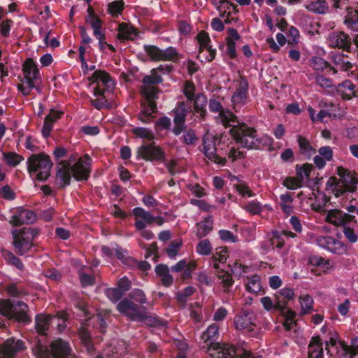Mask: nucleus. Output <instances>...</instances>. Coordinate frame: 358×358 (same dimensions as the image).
<instances>
[{"label": "nucleus", "instance_id": "obj_1", "mask_svg": "<svg viewBox=\"0 0 358 358\" xmlns=\"http://www.w3.org/2000/svg\"><path fill=\"white\" fill-rule=\"evenodd\" d=\"M90 164L91 159L88 155L80 158L73 166L69 162H61L57 166V182L61 187L68 185L71 176L78 180H87L90 174Z\"/></svg>", "mask_w": 358, "mask_h": 358}, {"label": "nucleus", "instance_id": "obj_2", "mask_svg": "<svg viewBox=\"0 0 358 358\" xmlns=\"http://www.w3.org/2000/svg\"><path fill=\"white\" fill-rule=\"evenodd\" d=\"M234 139L242 147L249 149H258L261 145H271L273 139L268 135L257 137L255 129L245 124H238L230 130Z\"/></svg>", "mask_w": 358, "mask_h": 358}, {"label": "nucleus", "instance_id": "obj_3", "mask_svg": "<svg viewBox=\"0 0 358 358\" xmlns=\"http://www.w3.org/2000/svg\"><path fill=\"white\" fill-rule=\"evenodd\" d=\"M336 172L340 178L331 177L327 183L334 194L338 197L345 192L355 191L358 179L342 166H338Z\"/></svg>", "mask_w": 358, "mask_h": 358}, {"label": "nucleus", "instance_id": "obj_4", "mask_svg": "<svg viewBox=\"0 0 358 358\" xmlns=\"http://www.w3.org/2000/svg\"><path fill=\"white\" fill-rule=\"evenodd\" d=\"M33 351L37 358H76L71 353L69 343L60 338L51 342L50 348L48 346L38 343Z\"/></svg>", "mask_w": 358, "mask_h": 358}, {"label": "nucleus", "instance_id": "obj_5", "mask_svg": "<svg viewBox=\"0 0 358 358\" xmlns=\"http://www.w3.org/2000/svg\"><path fill=\"white\" fill-rule=\"evenodd\" d=\"M23 75L22 83L17 85V88L23 95L27 96L34 88L37 87L41 80L38 67L32 59H27L24 62Z\"/></svg>", "mask_w": 358, "mask_h": 358}, {"label": "nucleus", "instance_id": "obj_6", "mask_svg": "<svg viewBox=\"0 0 358 358\" xmlns=\"http://www.w3.org/2000/svg\"><path fill=\"white\" fill-rule=\"evenodd\" d=\"M28 170L32 177L38 180H45L50 175L52 163L48 155H32L28 159Z\"/></svg>", "mask_w": 358, "mask_h": 358}, {"label": "nucleus", "instance_id": "obj_7", "mask_svg": "<svg viewBox=\"0 0 358 358\" xmlns=\"http://www.w3.org/2000/svg\"><path fill=\"white\" fill-rule=\"evenodd\" d=\"M27 311L28 306L21 301L13 305L9 299L0 300V315L8 319H14L20 322H29Z\"/></svg>", "mask_w": 358, "mask_h": 358}, {"label": "nucleus", "instance_id": "obj_8", "mask_svg": "<svg viewBox=\"0 0 358 358\" xmlns=\"http://www.w3.org/2000/svg\"><path fill=\"white\" fill-rule=\"evenodd\" d=\"M37 235V231L30 227H24L22 229H15L12 231L13 245L17 252L23 255L33 246V240Z\"/></svg>", "mask_w": 358, "mask_h": 358}, {"label": "nucleus", "instance_id": "obj_9", "mask_svg": "<svg viewBox=\"0 0 358 358\" xmlns=\"http://www.w3.org/2000/svg\"><path fill=\"white\" fill-rule=\"evenodd\" d=\"M310 240L317 246L336 255H344L347 252V246L341 241L329 236L310 234Z\"/></svg>", "mask_w": 358, "mask_h": 358}, {"label": "nucleus", "instance_id": "obj_10", "mask_svg": "<svg viewBox=\"0 0 358 358\" xmlns=\"http://www.w3.org/2000/svg\"><path fill=\"white\" fill-rule=\"evenodd\" d=\"M162 81V79L156 70H152L150 75L143 78L141 93L146 99L148 103H155L154 100L158 98L159 90L155 85Z\"/></svg>", "mask_w": 358, "mask_h": 358}, {"label": "nucleus", "instance_id": "obj_11", "mask_svg": "<svg viewBox=\"0 0 358 358\" xmlns=\"http://www.w3.org/2000/svg\"><path fill=\"white\" fill-rule=\"evenodd\" d=\"M91 79L93 83H96V87L94 90V95L110 93L114 88L113 80L104 71H95Z\"/></svg>", "mask_w": 358, "mask_h": 358}, {"label": "nucleus", "instance_id": "obj_12", "mask_svg": "<svg viewBox=\"0 0 358 358\" xmlns=\"http://www.w3.org/2000/svg\"><path fill=\"white\" fill-rule=\"evenodd\" d=\"M137 158L145 161H159L164 162L165 154L164 151L155 143L143 145L140 146L136 152Z\"/></svg>", "mask_w": 358, "mask_h": 358}, {"label": "nucleus", "instance_id": "obj_13", "mask_svg": "<svg viewBox=\"0 0 358 358\" xmlns=\"http://www.w3.org/2000/svg\"><path fill=\"white\" fill-rule=\"evenodd\" d=\"M220 141L215 136H205L203 138V153L209 160L220 165H224L226 162L224 157L217 154L216 143Z\"/></svg>", "mask_w": 358, "mask_h": 358}, {"label": "nucleus", "instance_id": "obj_14", "mask_svg": "<svg viewBox=\"0 0 358 358\" xmlns=\"http://www.w3.org/2000/svg\"><path fill=\"white\" fill-rule=\"evenodd\" d=\"M209 108L212 112L219 113L220 121L225 127H232V128H234V126H237L235 124V123L238 122L235 115L229 110H223L219 101L215 99H210L209 101Z\"/></svg>", "mask_w": 358, "mask_h": 358}, {"label": "nucleus", "instance_id": "obj_15", "mask_svg": "<svg viewBox=\"0 0 358 358\" xmlns=\"http://www.w3.org/2000/svg\"><path fill=\"white\" fill-rule=\"evenodd\" d=\"M329 45L331 48H338L349 51L351 47V38L343 31L330 33L327 38Z\"/></svg>", "mask_w": 358, "mask_h": 358}, {"label": "nucleus", "instance_id": "obj_16", "mask_svg": "<svg viewBox=\"0 0 358 358\" xmlns=\"http://www.w3.org/2000/svg\"><path fill=\"white\" fill-rule=\"evenodd\" d=\"M256 317L252 311L243 309L241 312L234 317V326L236 329H252L255 326Z\"/></svg>", "mask_w": 358, "mask_h": 358}, {"label": "nucleus", "instance_id": "obj_17", "mask_svg": "<svg viewBox=\"0 0 358 358\" xmlns=\"http://www.w3.org/2000/svg\"><path fill=\"white\" fill-rule=\"evenodd\" d=\"M117 309L133 321L141 318V311L138 306L128 299H124L117 305Z\"/></svg>", "mask_w": 358, "mask_h": 358}, {"label": "nucleus", "instance_id": "obj_18", "mask_svg": "<svg viewBox=\"0 0 358 358\" xmlns=\"http://www.w3.org/2000/svg\"><path fill=\"white\" fill-rule=\"evenodd\" d=\"M219 336V327L215 324H210L203 333L201 339L203 343V348L210 350L214 348L220 343H217Z\"/></svg>", "mask_w": 358, "mask_h": 358}, {"label": "nucleus", "instance_id": "obj_19", "mask_svg": "<svg viewBox=\"0 0 358 358\" xmlns=\"http://www.w3.org/2000/svg\"><path fill=\"white\" fill-rule=\"evenodd\" d=\"M133 214L135 216L134 225L138 231H142L145 229L147 225L153 224L154 216L142 208L137 207L134 208Z\"/></svg>", "mask_w": 358, "mask_h": 358}, {"label": "nucleus", "instance_id": "obj_20", "mask_svg": "<svg viewBox=\"0 0 358 358\" xmlns=\"http://www.w3.org/2000/svg\"><path fill=\"white\" fill-rule=\"evenodd\" d=\"M23 348L22 341L8 339L0 347V358H13L15 355Z\"/></svg>", "mask_w": 358, "mask_h": 358}, {"label": "nucleus", "instance_id": "obj_21", "mask_svg": "<svg viewBox=\"0 0 358 358\" xmlns=\"http://www.w3.org/2000/svg\"><path fill=\"white\" fill-rule=\"evenodd\" d=\"M196 38L199 44V55L198 57H200L201 55L203 53L208 61H212L215 57L216 51L212 49L208 44L210 41L208 34L205 31H201Z\"/></svg>", "mask_w": 358, "mask_h": 358}, {"label": "nucleus", "instance_id": "obj_22", "mask_svg": "<svg viewBox=\"0 0 358 358\" xmlns=\"http://www.w3.org/2000/svg\"><path fill=\"white\" fill-rule=\"evenodd\" d=\"M352 218V215L344 213L339 210L334 209L328 212L326 220L336 227H340L345 226V224L351 221Z\"/></svg>", "mask_w": 358, "mask_h": 358}, {"label": "nucleus", "instance_id": "obj_23", "mask_svg": "<svg viewBox=\"0 0 358 358\" xmlns=\"http://www.w3.org/2000/svg\"><path fill=\"white\" fill-rule=\"evenodd\" d=\"M336 90L343 99L350 100L353 97H358V88L350 80L338 84Z\"/></svg>", "mask_w": 358, "mask_h": 358}, {"label": "nucleus", "instance_id": "obj_24", "mask_svg": "<svg viewBox=\"0 0 358 358\" xmlns=\"http://www.w3.org/2000/svg\"><path fill=\"white\" fill-rule=\"evenodd\" d=\"M248 84L245 79L241 78L238 80L237 88L232 96V102L234 106L243 105L245 103L248 95Z\"/></svg>", "mask_w": 358, "mask_h": 358}, {"label": "nucleus", "instance_id": "obj_25", "mask_svg": "<svg viewBox=\"0 0 358 358\" xmlns=\"http://www.w3.org/2000/svg\"><path fill=\"white\" fill-rule=\"evenodd\" d=\"M213 3L217 6L220 12L222 13L220 16L224 19L226 23H229L231 15L237 12L236 6L228 0H213Z\"/></svg>", "mask_w": 358, "mask_h": 358}, {"label": "nucleus", "instance_id": "obj_26", "mask_svg": "<svg viewBox=\"0 0 358 358\" xmlns=\"http://www.w3.org/2000/svg\"><path fill=\"white\" fill-rule=\"evenodd\" d=\"M89 15L85 18V22L90 24L93 29V34L96 38L104 35L102 31V21L94 14L92 8L87 9Z\"/></svg>", "mask_w": 358, "mask_h": 358}, {"label": "nucleus", "instance_id": "obj_27", "mask_svg": "<svg viewBox=\"0 0 358 358\" xmlns=\"http://www.w3.org/2000/svg\"><path fill=\"white\" fill-rule=\"evenodd\" d=\"M228 36L226 38L227 41V52L231 58H234L236 55V42L241 39V36L238 31L230 28L228 29Z\"/></svg>", "mask_w": 358, "mask_h": 358}, {"label": "nucleus", "instance_id": "obj_28", "mask_svg": "<svg viewBox=\"0 0 358 358\" xmlns=\"http://www.w3.org/2000/svg\"><path fill=\"white\" fill-rule=\"evenodd\" d=\"M194 112L199 115L201 120H203L207 114L206 107L207 105V98L202 94L199 93L193 99Z\"/></svg>", "mask_w": 358, "mask_h": 358}, {"label": "nucleus", "instance_id": "obj_29", "mask_svg": "<svg viewBox=\"0 0 358 358\" xmlns=\"http://www.w3.org/2000/svg\"><path fill=\"white\" fill-rule=\"evenodd\" d=\"M157 275L160 278L162 284L165 287H170L173 282V278L170 273V268L164 264H159L155 267Z\"/></svg>", "mask_w": 358, "mask_h": 358}, {"label": "nucleus", "instance_id": "obj_30", "mask_svg": "<svg viewBox=\"0 0 358 358\" xmlns=\"http://www.w3.org/2000/svg\"><path fill=\"white\" fill-rule=\"evenodd\" d=\"M215 351L211 354L215 358H236V350L232 345L228 344H220L213 349Z\"/></svg>", "mask_w": 358, "mask_h": 358}, {"label": "nucleus", "instance_id": "obj_31", "mask_svg": "<svg viewBox=\"0 0 358 358\" xmlns=\"http://www.w3.org/2000/svg\"><path fill=\"white\" fill-rule=\"evenodd\" d=\"M62 114V113L61 112L52 110L45 117L44 124L42 128V134L45 137L49 136L54 122L60 118Z\"/></svg>", "mask_w": 358, "mask_h": 358}, {"label": "nucleus", "instance_id": "obj_32", "mask_svg": "<svg viewBox=\"0 0 358 358\" xmlns=\"http://www.w3.org/2000/svg\"><path fill=\"white\" fill-rule=\"evenodd\" d=\"M358 337H355L351 340L350 345H346L344 342H339L343 355L348 358H355L358 355Z\"/></svg>", "mask_w": 358, "mask_h": 358}, {"label": "nucleus", "instance_id": "obj_33", "mask_svg": "<svg viewBox=\"0 0 358 358\" xmlns=\"http://www.w3.org/2000/svg\"><path fill=\"white\" fill-rule=\"evenodd\" d=\"M305 8L310 12L324 14L328 9L329 6L325 0H313L305 5Z\"/></svg>", "mask_w": 358, "mask_h": 358}, {"label": "nucleus", "instance_id": "obj_34", "mask_svg": "<svg viewBox=\"0 0 358 358\" xmlns=\"http://www.w3.org/2000/svg\"><path fill=\"white\" fill-rule=\"evenodd\" d=\"M344 23L348 29L352 31H358V11L347 8V15Z\"/></svg>", "mask_w": 358, "mask_h": 358}, {"label": "nucleus", "instance_id": "obj_35", "mask_svg": "<svg viewBox=\"0 0 358 358\" xmlns=\"http://www.w3.org/2000/svg\"><path fill=\"white\" fill-rule=\"evenodd\" d=\"M213 229V219L211 216L207 217L203 221L197 224L196 235L201 238L208 235Z\"/></svg>", "mask_w": 358, "mask_h": 358}, {"label": "nucleus", "instance_id": "obj_36", "mask_svg": "<svg viewBox=\"0 0 358 358\" xmlns=\"http://www.w3.org/2000/svg\"><path fill=\"white\" fill-rule=\"evenodd\" d=\"M189 109L190 108L187 107V104L185 102L182 101L178 103V106L174 110V124L185 123V117L187 113L189 112Z\"/></svg>", "mask_w": 358, "mask_h": 358}, {"label": "nucleus", "instance_id": "obj_37", "mask_svg": "<svg viewBox=\"0 0 358 358\" xmlns=\"http://www.w3.org/2000/svg\"><path fill=\"white\" fill-rule=\"evenodd\" d=\"M52 318L51 315H38L36 317V328L38 334H45L50 325V320Z\"/></svg>", "mask_w": 358, "mask_h": 358}, {"label": "nucleus", "instance_id": "obj_38", "mask_svg": "<svg viewBox=\"0 0 358 358\" xmlns=\"http://www.w3.org/2000/svg\"><path fill=\"white\" fill-rule=\"evenodd\" d=\"M331 60L337 68L343 71L350 69L352 66V64L346 59V57L343 54L332 55Z\"/></svg>", "mask_w": 358, "mask_h": 358}, {"label": "nucleus", "instance_id": "obj_39", "mask_svg": "<svg viewBox=\"0 0 358 358\" xmlns=\"http://www.w3.org/2000/svg\"><path fill=\"white\" fill-rule=\"evenodd\" d=\"M156 111L155 103H147L143 110L138 115V118L143 123L150 122L153 118L152 114Z\"/></svg>", "mask_w": 358, "mask_h": 358}, {"label": "nucleus", "instance_id": "obj_40", "mask_svg": "<svg viewBox=\"0 0 358 358\" xmlns=\"http://www.w3.org/2000/svg\"><path fill=\"white\" fill-rule=\"evenodd\" d=\"M236 182L233 185L234 188L236 191L242 196L252 197L255 196V193L250 189L247 183L241 180L236 178H234Z\"/></svg>", "mask_w": 358, "mask_h": 358}, {"label": "nucleus", "instance_id": "obj_41", "mask_svg": "<svg viewBox=\"0 0 358 358\" xmlns=\"http://www.w3.org/2000/svg\"><path fill=\"white\" fill-rule=\"evenodd\" d=\"M229 257L228 250L226 247H219L215 249V253L213 254L212 259L214 262L213 267L215 269L219 268V264L217 262L224 263L227 261Z\"/></svg>", "mask_w": 358, "mask_h": 358}, {"label": "nucleus", "instance_id": "obj_42", "mask_svg": "<svg viewBox=\"0 0 358 358\" xmlns=\"http://www.w3.org/2000/svg\"><path fill=\"white\" fill-rule=\"evenodd\" d=\"M245 287L246 289L251 293H259L262 288L260 277L257 275H253L248 278Z\"/></svg>", "mask_w": 358, "mask_h": 358}, {"label": "nucleus", "instance_id": "obj_43", "mask_svg": "<svg viewBox=\"0 0 358 358\" xmlns=\"http://www.w3.org/2000/svg\"><path fill=\"white\" fill-rule=\"evenodd\" d=\"M293 198L290 193L282 194L280 196V206L282 210L287 215L291 214L293 210Z\"/></svg>", "mask_w": 358, "mask_h": 358}, {"label": "nucleus", "instance_id": "obj_44", "mask_svg": "<svg viewBox=\"0 0 358 358\" xmlns=\"http://www.w3.org/2000/svg\"><path fill=\"white\" fill-rule=\"evenodd\" d=\"M261 303L264 307V308L268 311L272 310L273 308H278L279 310H284L286 306L285 302H281L280 301H277L275 303L271 300V299L268 296L262 297L261 299Z\"/></svg>", "mask_w": 358, "mask_h": 358}, {"label": "nucleus", "instance_id": "obj_45", "mask_svg": "<svg viewBox=\"0 0 358 358\" xmlns=\"http://www.w3.org/2000/svg\"><path fill=\"white\" fill-rule=\"evenodd\" d=\"M298 143L300 151L303 155L310 157L316 152L315 149L313 148L309 141L301 136H299Z\"/></svg>", "mask_w": 358, "mask_h": 358}, {"label": "nucleus", "instance_id": "obj_46", "mask_svg": "<svg viewBox=\"0 0 358 358\" xmlns=\"http://www.w3.org/2000/svg\"><path fill=\"white\" fill-rule=\"evenodd\" d=\"M196 252L203 256H207L211 254L213 250V246L210 241L208 239L201 240L196 245Z\"/></svg>", "mask_w": 358, "mask_h": 358}, {"label": "nucleus", "instance_id": "obj_47", "mask_svg": "<svg viewBox=\"0 0 358 358\" xmlns=\"http://www.w3.org/2000/svg\"><path fill=\"white\" fill-rule=\"evenodd\" d=\"M313 169V166L311 164H305L301 166L296 165V174L299 179L303 183L305 180H307L310 178V174Z\"/></svg>", "mask_w": 358, "mask_h": 358}, {"label": "nucleus", "instance_id": "obj_48", "mask_svg": "<svg viewBox=\"0 0 358 358\" xmlns=\"http://www.w3.org/2000/svg\"><path fill=\"white\" fill-rule=\"evenodd\" d=\"M308 262L313 266H320L324 271H328L331 268L329 260L317 255L310 256L308 259Z\"/></svg>", "mask_w": 358, "mask_h": 358}, {"label": "nucleus", "instance_id": "obj_49", "mask_svg": "<svg viewBox=\"0 0 358 358\" xmlns=\"http://www.w3.org/2000/svg\"><path fill=\"white\" fill-rule=\"evenodd\" d=\"M301 307V315H306L313 310V300L309 295H303L299 298Z\"/></svg>", "mask_w": 358, "mask_h": 358}, {"label": "nucleus", "instance_id": "obj_50", "mask_svg": "<svg viewBox=\"0 0 358 358\" xmlns=\"http://www.w3.org/2000/svg\"><path fill=\"white\" fill-rule=\"evenodd\" d=\"M310 66L315 71H322L329 66V64L323 58L314 56L310 59Z\"/></svg>", "mask_w": 358, "mask_h": 358}, {"label": "nucleus", "instance_id": "obj_51", "mask_svg": "<svg viewBox=\"0 0 358 358\" xmlns=\"http://www.w3.org/2000/svg\"><path fill=\"white\" fill-rule=\"evenodd\" d=\"M135 29L126 24L120 25L118 37L120 39H131L135 36Z\"/></svg>", "mask_w": 358, "mask_h": 358}, {"label": "nucleus", "instance_id": "obj_52", "mask_svg": "<svg viewBox=\"0 0 358 358\" xmlns=\"http://www.w3.org/2000/svg\"><path fill=\"white\" fill-rule=\"evenodd\" d=\"M6 289L8 294L13 297L21 296L27 294L24 289L17 283H10L8 285Z\"/></svg>", "mask_w": 358, "mask_h": 358}, {"label": "nucleus", "instance_id": "obj_53", "mask_svg": "<svg viewBox=\"0 0 358 358\" xmlns=\"http://www.w3.org/2000/svg\"><path fill=\"white\" fill-rule=\"evenodd\" d=\"M3 256L5 259V260L11 265L15 266L16 268H17L20 270H23L24 265L20 261L19 258L15 257L12 252L8 251H4L3 252Z\"/></svg>", "mask_w": 358, "mask_h": 358}, {"label": "nucleus", "instance_id": "obj_54", "mask_svg": "<svg viewBox=\"0 0 358 358\" xmlns=\"http://www.w3.org/2000/svg\"><path fill=\"white\" fill-rule=\"evenodd\" d=\"M195 90V85L192 82L187 80L184 83L182 92L188 101H192L196 96Z\"/></svg>", "mask_w": 358, "mask_h": 358}, {"label": "nucleus", "instance_id": "obj_55", "mask_svg": "<svg viewBox=\"0 0 358 358\" xmlns=\"http://www.w3.org/2000/svg\"><path fill=\"white\" fill-rule=\"evenodd\" d=\"M315 80L318 85L326 90L333 91L336 89L332 81L322 75H317L315 76Z\"/></svg>", "mask_w": 358, "mask_h": 358}, {"label": "nucleus", "instance_id": "obj_56", "mask_svg": "<svg viewBox=\"0 0 358 358\" xmlns=\"http://www.w3.org/2000/svg\"><path fill=\"white\" fill-rule=\"evenodd\" d=\"M217 277L222 280L224 291H228L234 282L232 275L229 272L222 270L217 273Z\"/></svg>", "mask_w": 358, "mask_h": 358}, {"label": "nucleus", "instance_id": "obj_57", "mask_svg": "<svg viewBox=\"0 0 358 358\" xmlns=\"http://www.w3.org/2000/svg\"><path fill=\"white\" fill-rule=\"evenodd\" d=\"M243 209L251 215H258L262 211V206L257 201H251L245 204Z\"/></svg>", "mask_w": 358, "mask_h": 358}, {"label": "nucleus", "instance_id": "obj_58", "mask_svg": "<svg viewBox=\"0 0 358 358\" xmlns=\"http://www.w3.org/2000/svg\"><path fill=\"white\" fill-rule=\"evenodd\" d=\"M132 133L136 136L152 141L155 138L154 134L147 128L137 127L132 129Z\"/></svg>", "mask_w": 358, "mask_h": 358}, {"label": "nucleus", "instance_id": "obj_59", "mask_svg": "<svg viewBox=\"0 0 358 358\" xmlns=\"http://www.w3.org/2000/svg\"><path fill=\"white\" fill-rule=\"evenodd\" d=\"M3 159L8 165L15 166L23 160V157L15 152H7L3 153Z\"/></svg>", "mask_w": 358, "mask_h": 358}, {"label": "nucleus", "instance_id": "obj_60", "mask_svg": "<svg viewBox=\"0 0 358 358\" xmlns=\"http://www.w3.org/2000/svg\"><path fill=\"white\" fill-rule=\"evenodd\" d=\"M181 245L182 241L180 239L173 241L166 250L167 255L171 259H174L177 256Z\"/></svg>", "mask_w": 358, "mask_h": 358}, {"label": "nucleus", "instance_id": "obj_61", "mask_svg": "<svg viewBox=\"0 0 358 358\" xmlns=\"http://www.w3.org/2000/svg\"><path fill=\"white\" fill-rule=\"evenodd\" d=\"M145 50L152 60L162 61V50L155 45H145Z\"/></svg>", "mask_w": 358, "mask_h": 358}, {"label": "nucleus", "instance_id": "obj_62", "mask_svg": "<svg viewBox=\"0 0 358 358\" xmlns=\"http://www.w3.org/2000/svg\"><path fill=\"white\" fill-rule=\"evenodd\" d=\"M178 59V54L176 50L173 47H169L162 50V61L176 62Z\"/></svg>", "mask_w": 358, "mask_h": 358}, {"label": "nucleus", "instance_id": "obj_63", "mask_svg": "<svg viewBox=\"0 0 358 358\" xmlns=\"http://www.w3.org/2000/svg\"><path fill=\"white\" fill-rule=\"evenodd\" d=\"M105 294L106 296L113 302L119 301L123 295V292L118 288L115 287L106 289Z\"/></svg>", "mask_w": 358, "mask_h": 358}, {"label": "nucleus", "instance_id": "obj_64", "mask_svg": "<svg viewBox=\"0 0 358 358\" xmlns=\"http://www.w3.org/2000/svg\"><path fill=\"white\" fill-rule=\"evenodd\" d=\"M299 30L291 26L288 29L287 33V42L289 45H296L299 41Z\"/></svg>", "mask_w": 358, "mask_h": 358}]
</instances>
